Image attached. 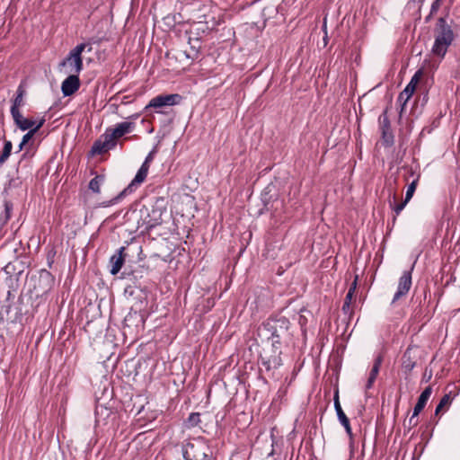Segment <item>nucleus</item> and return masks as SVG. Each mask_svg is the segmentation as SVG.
I'll return each mask as SVG.
<instances>
[{
    "mask_svg": "<svg viewBox=\"0 0 460 460\" xmlns=\"http://www.w3.org/2000/svg\"><path fill=\"white\" fill-rule=\"evenodd\" d=\"M289 327L290 322L287 317L276 315L263 322L259 332L268 343L283 345L290 339Z\"/></svg>",
    "mask_w": 460,
    "mask_h": 460,
    "instance_id": "f257e3e1",
    "label": "nucleus"
},
{
    "mask_svg": "<svg viewBox=\"0 0 460 460\" xmlns=\"http://www.w3.org/2000/svg\"><path fill=\"white\" fill-rule=\"evenodd\" d=\"M135 128V122L130 120L118 123L113 128H107L101 138L94 142L92 152L101 155L115 148L117 140L126 134L131 133Z\"/></svg>",
    "mask_w": 460,
    "mask_h": 460,
    "instance_id": "f03ea898",
    "label": "nucleus"
},
{
    "mask_svg": "<svg viewBox=\"0 0 460 460\" xmlns=\"http://www.w3.org/2000/svg\"><path fill=\"white\" fill-rule=\"evenodd\" d=\"M434 33L435 40L431 49L432 53L443 58L455 40V33L445 17L438 19Z\"/></svg>",
    "mask_w": 460,
    "mask_h": 460,
    "instance_id": "7ed1b4c3",
    "label": "nucleus"
},
{
    "mask_svg": "<svg viewBox=\"0 0 460 460\" xmlns=\"http://www.w3.org/2000/svg\"><path fill=\"white\" fill-rule=\"evenodd\" d=\"M283 345L268 343L260 355V369L265 370L267 373H273L274 370L282 365L281 354Z\"/></svg>",
    "mask_w": 460,
    "mask_h": 460,
    "instance_id": "20e7f679",
    "label": "nucleus"
},
{
    "mask_svg": "<svg viewBox=\"0 0 460 460\" xmlns=\"http://www.w3.org/2000/svg\"><path fill=\"white\" fill-rule=\"evenodd\" d=\"M209 447L204 438L184 441L181 446V452L184 460H208Z\"/></svg>",
    "mask_w": 460,
    "mask_h": 460,
    "instance_id": "39448f33",
    "label": "nucleus"
},
{
    "mask_svg": "<svg viewBox=\"0 0 460 460\" xmlns=\"http://www.w3.org/2000/svg\"><path fill=\"white\" fill-rule=\"evenodd\" d=\"M85 43H80L76 45L73 49L70 50L67 57L61 61L59 64L62 67H67L66 71L69 74H80L83 70V58L82 53L86 48Z\"/></svg>",
    "mask_w": 460,
    "mask_h": 460,
    "instance_id": "423d86ee",
    "label": "nucleus"
},
{
    "mask_svg": "<svg viewBox=\"0 0 460 460\" xmlns=\"http://www.w3.org/2000/svg\"><path fill=\"white\" fill-rule=\"evenodd\" d=\"M147 172L138 169L135 178L131 181V182L128 184L127 188H125L122 191H120L116 197L111 199L109 201H105L102 203V206L103 208H107L110 206H112L114 204H117L124 197H126L128 194L132 193L137 186H139L146 178Z\"/></svg>",
    "mask_w": 460,
    "mask_h": 460,
    "instance_id": "0eeeda50",
    "label": "nucleus"
},
{
    "mask_svg": "<svg viewBox=\"0 0 460 460\" xmlns=\"http://www.w3.org/2000/svg\"><path fill=\"white\" fill-rule=\"evenodd\" d=\"M422 70L419 69L416 71V73L411 77L410 83L406 85L404 90L400 93L397 102L401 105V112L403 111V109L407 103V102L410 100V98L412 96L413 93L415 92L416 86L422 76Z\"/></svg>",
    "mask_w": 460,
    "mask_h": 460,
    "instance_id": "6e6552de",
    "label": "nucleus"
},
{
    "mask_svg": "<svg viewBox=\"0 0 460 460\" xmlns=\"http://www.w3.org/2000/svg\"><path fill=\"white\" fill-rule=\"evenodd\" d=\"M333 402H334V409H335L338 420H339L340 423L344 427L346 433L349 438V447L351 449H353V447H354V438L353 437L354 436H353L352 429L350 427L349 420L346 416V414L344 413V411L341 406L338 392H336L334 394Z\"/></svg>",
    "mask_w": 460,
    "mask_h": 460,
    "instance_id": "1a4fd4ad",
    "label": "nucleus"
},
{
    "mask_svg": "<svg viewBox=\"0 0 460 460\" xmlns=\"http://www.w3.org/2000/svg\"><path fill=\"white\" fill-rule=\"evenodd\" d=\"M413 270V266L410 270H406L402 273L401 278L399 279L398 287L395 294L394 295L393 300L391 302L392 305H394L397 301H399L402 297L405 296L411 287V270Z\"/></svg>",
    "mask_w": 460,
    "mask_h": 460,
    "instance_id": "9d476101",
    "label": "nucleus"
},
{
    "mask_svg": "<svg viewBox=\"0 0 460 460\" xmlns=\"http://www.w3.org/2000/svg\"><path fill=\"white\" fill-rule=\"evenodd\" d=\"M55 279L47 270H42L38 278V284L35 285L37 296H42L49 293L54 286Z\"/></svg>",
    "mask_w": 460,
    "mask_h": 460,
    "instance_id": "9b49d317",
    "label": "nucleus"
},
{
    "mask_svg": "<svg viewBox=\"0 0 460 460\" xmlns=\"http://www.w3.org/2000/svg\"><path fill=\"white\" fill-rule=\"evenodd\" d=\"M378 120L380 124L383 142L385 146H390L394 144V134L391 129L387 110L383 111V113L379 116Z\"/></svg>",
    "mask_w": 460,
    "mask_h": 460,
    "instance_id": "f8f14e48",
    "label": "nucleus"
},
{
    "mask_svg": "<svg viewBox=\"0 0 460 460\" xmlns=\"http://www.w3.org/2000/svg\"><path fill=\"white\" fill-rule=\"evenodd\" d=\"M164 211L165 208H162L158 206L154 207L144 219L146 229L151 230L152 228L161 225L163 223L162 216Z\"/></svg>",
    "mask_w": 460,
    "mask_h": 460,
    "instance_id": "ddd939ff",
    "label": "nucleus"
},
{
    "mask_svg": "<svg viewBox=\"0 0 460 460\" xmlns=\"http://www.w3.org/2000/svg\"><path fill=\"white\" fill-rule=\"evenodd\" d=\"M80 87V79L78 74H70L61 84V91L64 96H71Z\"/></svg>",
    "mask_w": 460,
    "mask_h": 460,
    "instance_id": "4468645a",
    "label": "nucleus"
},
{
    "mask_svg": "<svg viewBox=\"0 0 460 460\" xmlns=\"http://www.w3.org/2000/svg\"><path fill=\"white\" fill-rule=\"evenodd\" d=\"M181 99L179 94L158 95L153 98L149 102V107L161 108L164 106H172L177 103Z\"/></svg>",
    "mask_w": 460,
    "mask_h": 460,
    "instance_id": "2eb2a0df",
    "label": "nucleus"
},
{
    "mask_svg": "<svg viewBox=\"0 0 460 460\" xmlns=\"http://www.w3.org/2000/svg\"><path fill=\"white\" fill-rule=\"evenodd\" d=\"M125 251V247H120L117 252L111 257L110 262L111 263V273L112 275H116L122 268L124 264V255L123 252Z\"/></svg>",
    "mask_w": 460,
    "mask_h": 460,
    "instance_id": "dca6fc26",
    "label": "nucleus"
},
{
    "mask_svg": "<svg viewBox=\"0 0 460 460\" xmlns=\"http://www.w3.org/2000/svg\"><path fill=\"white\" fill-rule=\"evenodd\" d=\"M26 92L22 84H20L16 90L15 97L13 100L12 106L10 109L11 114L18 113L20 111V108L24 105V95Z\"/></svg>",
    "mask_w": 460,
    "mask_h": 460,
    "instance_id": "f3484780",
    "label": "nucleus"
},
{
    "mask_svg": "<svg viewBox=\"0 0 460 460\" xmlns=\"http://www.w3.org/2000/svg\"><path fill=\"white\" fill-rule=\"evenodd\" d=\"M432 393L431 386H427L420 395L419 396L418 402L413 409V416H418L420 412L424 409L428 400L429 399Z\"/></svg>",
    "mask_w": 460,
    "mask_h": 460,
    "instance_id": "a211bd4d",
    "label": "nucleus"
},
{
    "mask_svg": "<svg viewBox=\"0 0 460 460\" xmlns=\"http://www.w3.org/2000/svg\"><path fill=\"white\" fill-rule=\"evenodd\" d=\"M11 115H12V118H13V122L16 125V127L19 128L22 131H25L28 129L30 130L35 125L34 120L24 118L21 112L13 113Z\"/></svg>",
    "mask_w": 460,
    "mask_h": 460,
    "instance_id": "6ab92c4d",
    "label": "nucleus"
},
{
    "mask_svg": "<svg viewBox=\"0 0 460 460\" xmlns=\"http://www.w3.org/2000/svg\"><path fill=\"white\" fill-rule=\"evenodd\" d=\"M382 362H383V357L381 355H378L375 358L374 365H373L372 369H371V371L369 373V376H368V379H367V385H366V389L368 390V389L372 388L373 384H374L375 380L376 379V376H377V375L379 373Z\"/></svg>",
    "mask_w": 460,
    "mask_h": 460,
    "instance_id": "aec40b11",
    "label": "nucleus"
},
{
    "mask_svg": "<svg viewBox=\"0 0 460 460\" xmlns=\"http://www.w3.org/2000/svg\"><path fill=\"white\" fill-rule=\"evenodd\" d=\"M382 362H383V357L381 355H378L375 358L374 365H373L372 369H371V371L369 373V376H368V379H367V385H366V389L368 390V389L372 388L373 384H374L375 380L376 379V376H377V375L379 373Z\"/></svg>",
    "mask_w": 460,
    "mask_h": 460,
    "instance_id": "412c9836",
    "label": "nucleus"
},
{
    "mask_svg": "<svg viewBox=\"0 0 460 460\" xmlns=\"http://www.w3.org/2000/svg\"><path fill=\"white\" fill-rule=\"evenodd\" d=\"M382 362H383V357L381 355H378L375 358L374 365H373L372 369H371V371L369 373V376H368V379H367V385H366V389L368 390V389L372 388L373 384H374L375 380L376 379V376H377V375L379 373Z\"/></svg>",
    "mask_w": 460,
    "mask_h": 460,
    "instance_id": "4be33fe9",
    "label": "nucleus"
},
{
    "mask_svg": "<svg viewBox=\"0 0 460 460\" xmlns=\"http://www.w3.org/2000/svg\"><path fill=\"white\" fill-rule=\"evenodd\" d=\"M415 366L416 362L411 356L410 349H407L402 356V367L405 373H410Z\"/></svg>",
    "mask_w": 460,
    "mask_h": 460,
    "instance_id": "5701e85b",
    "label": "nucleus"
},
{
    "mask_svg": "<svg viewBox=\"0 0 460 460\" xmlns=\"http://www.w3.org/2000/svg\"><path fill=\"white\" fill-rule=\"evenodd\" d=\"M4 210L0 216V222L2 225H5L12 217L13 205L10 200H4Z\"/></svg>",
    "mask_w": 460,
    "mask_h": 460,
    "instance_id": "b1692460",
    "label": "nucleus"
},
{
    "mask_svg": "<svg viewBox=\"0 0 460 460\" xmlns=\"http://www.w3.org/2000/svg\"><path fill=\"white\" fill-rule=\"evenodd\" d=\"M12 149H13L12 142L9 140L4 141V148L0 155V166H2L7 161V159L11 155Z\"/></svg>",
    "mask_w": 460,
    "mask_h": 460,
    "instance_id": "393cba45",
    "label": "nucleus"
},
{
    "mask_svg": "<svg viewBox=\"0 0 460 460\" xmlns=\"http://www.w3.org/2000/svg\"><path fill=\"white\" fill-rule=\"evenodd\" d=\"M103 181H104L103 176L96 175L94 178H93L90 181V182H89V189L92 191L95 192V193H99L100 192L101 185L103 182Z\"/></svg>",
    "mask_w": 460,
    "mask_h": 460,
    "instance_id": "a878e982",
    "label": "nucleus"
},
{
    "mask_svg": "<svg viewBox=\"0 0 460 460\" xmlns=\"http://www.w3.org/2000/svg\"><path fill=\"white\" fill-rule=\"evenodd\" d=\"M452 402L451 394H446L439 401L435 410V415H438L446 406H448Z\"/></svg>",
    "mask_w": 460,
    "mask_h": 460,
    "instance_id": "bb28decb",
    "label": "nucleus"
},
{
    "mask_svg": "<svg viewBox=\"0 0 460 460\" xmlns=\"http://www.w3.org/2000/svg\"><path fill=\"white\" fill-rule=\"evenodd\" d=\"M200 422V414L199 412H192L190 414L185 421L187 428L196 427Z\"/></svg>",
    "mask_w": 460,
    "mask_h": 460,
    "instance_id": "cd10ccee",
    "label": "nucleus"
},
{
    "mask_svg": "<svg viewBox=\"0 0 460 460\" xmlns=\"http://www.w3.org/2000/svg\"><path fill=\"white\" fill-rule=\"evenodd\" d=\"M417 181H418V179L417 180H414L412 182H411L409 185H408V188H407V190H406V194H405V201H410L411 199L412 198L414 192H415V190H416V187H417Z\"/></svg>",
    "mask_w": 460,
    "mask_h": 460,
    "instance_id": "c85d7f7f",
    "label": "nucleus"
},
{
    "mask_svg": "<svg viewBox=\"0 0 460 460\" xmlns=\"http://www.w3.org/2000/svg\"><path fill=\"white\" fill-rule=\"evenodd\" d=\"M183 54L189 59L194 60L199 57V51L195 48H191L190 52L184 51Z\"/></svg>",
    "mask_w": 460,
    "mask_h": 460,
    "instance_id": "c756f323",
    "label": "nucleus"
},
{
    "mask_svg": "<svg viewBox=\"0 0 460 460\" xmlns=\"http://www.w3.org/2000/svg\"><path fill=\"white\" fill-rule=\"evenodd\" d=\"M442 3H443V0H435L432 3L431 7H430L431 14H435L438 13V11L439 10V8L442 5Z\"/></svg>",
    "mask_w": 460,
    "mask_h": 460,
    "instance_id": "7c9ffc66",
    "label": "nucleus"
},
{
    "mask_svg": "<svg viewBox=\"0 0 460 460\" xmlns=\"http://www.w3.org/2000/svg\"><path fill=\"white\" fill-rule=\"evenodd\" d=\"M409 201H405V199L399 203V204H396L394 207V213H395V217H396L402 211V209L404 208V207L406 206V204L408 203ZM394 220H395V218H394Z\"/></svg>",
    "mask_w": 460,
    "mask_h": 460,
    "instance_id": "2f4dec72",
    "label": "nucleus"
},
{
    "mask_svg": "<svg viewBox=\"0 0 460 460\" xmlns=\"http://www.w3.org/2000/svg\"><path fill=\"white\" fill-rule=\"evenodd\" d=\"M35 129H32L31 128L22 138V141H23V143H28L31 138L32 137L35 135Z\"/></svg>",
    "mask_w": 460,
    "mask_h": 460,
    "instance_id": "473e14b6",
    "label": "nucleus"
},
{
    "mask_svg": "<svg viewBox=\"0 0 460 460\" xmlns=\"http://www.w3.org/2000/svg\"><path fill=\"white\" fill-rule=\"evenodd\" d=\"M417 424H418L417 416H413V414H412L411 417L408 420V428H409V429H411L412 427L417 426Z\"/></svg>",
    "mask_w": 460,
    "mask_h": 460,
    "instance_id": "72a5a7b5",
    "label": "nucleus"
},
{
    "mask_svg": "<svg viewBox=\"0 0 460 460\" xmlns=\"http://www.w3.org/2000/svg\"><path fill=\"white\" fill-rule=\"evenodd\" d=\"M45 123V119L41 118L38 122L35 121V125L33 126L32 129H35V132H37Z\"/></svg>",
    "mask_w": 460,
    "mask_h": 460,
    "instance_id": "f704fd0d",
    "label": "nucleus"
},
{
    "mask_svg": "<svg viewBox=\"0 0 460 460\" xmlns=\"http://www.w3.org/2000/svg\"><path fill=\"white\" fill-rule=\"evenodd\" d=\"M342 311L344 314H351L350 304L343 303Z\"/></svg>",
    "mask_w": 460,
    "mask_h": 460,
    "instance_id": "c9c22d12",
    "label": "nucleus"
},
{
    "mask_svg": "<svg viewBox=\"0 0 460 460\" xmlns=\"http://www.w3.org/2000/svg\"><path fill=\"white\" fill-rule=\"evenodd\" d=\"M154 154H155V150L151 151L147 156L146 157L145 161L151 164V162L153 161L154 159Z\"/></svg>",
    "mask_w": 460,
    "mask_h": 460,
    "instance_id": "e433bc0d",
    "label": "nucleus"
},
{
    "mask_svg": "<svg viewBox=\"0 0 460 460\" xmlns=\"http://www.w3.org/2000/svg\"><path fill=\"white\" fill-rule=\"evenodd\" d=\"M149 167H150V164L146 162V161H144V163L140 166V169L144 170V171H146L148 172Z\"/></svg>",
    "mask_w": 460,
    "mask_h": 460,
    "instance_id": "4c0bfd02",
    "label": "nucleus"
},
{
    "mask_svg": "<svg viewBox=\"0 0 460 460\" xmlns=\"http://www.w3.org/2000/svg\"><path fill=\"white\" fill-rule=\"evenodd\" d=\"M352 298H353V296L351 294H347L344 303L351 304Z\"/></svg>",
    "mask_w": 460,
    "mask_h": 460,
    "instance_id": "58836bf2",
    "label": "nucleus"
},
{
    "mask_svg": "<svg viewBox=\"0 0 460 460\" xmlns=\"http://www.w3.org/2000/svg\"><path fill=\"white\" fill-rule=\"evenodd\" d=\"M357 283H358V276H356V277H355V279H354V281L351 283V285H350V287H349V288H353V289H355V290H356V288H357Z\"/></svg>",
    "mask_w": 460,
    "mask_h": 460,
    "instance_id": "ea45409f",
    "label": "nucleus"
},
{
    "mask_svg": "<svg viewBox=\"0 0 460 460\" xmlns=\"http://www.w3.org/2000/svg\"><path fill=\"white\" fill-rule=\"evenodd\" d=\"M25 145H26V143H23V141H21V143H20V145L18 146V151L17 152H21L23 149Z\"/></svg>",
    "mask_w": 460,
    "mask_h": 460,
    "instance_id": "a19ab883",
    "label": "nucleus"
},
{
    "mask_svg": "<svg viewBox=\"0 0 460 460\" xmlns=\"http://www.w3.org/2000/svg\"><path fill=\"white\" fill-rule=\"evenodd\" d=\"M433 15L434 14H431V12H429V15L426 16V18H425L426 22H429L431 20Z\"/></svg>",
    "mask_w": 460,
    "mask_h": 460,
    "instance_id": "79ce46f5",
    "label": "nucleus"
},
{
    "mask_svg": "<svg viewBox=\"0 0 460 460\" xmlns=\"http://www.w3.org/2000/svg\"><path fill=\"white\" fill-rule=\"evenodd\" d=\"M138 118V114H133L128 118V119H137Z\"/></svg>",
    "mask_w": 460,
    "mask_h": 460,
    "instance_id": "37998d69",
    "label": "nucleus"
},
{
    "mask_svg": "<svg viewBox=\"0 0 460 460\" xmlns=\"http://www.w3.org/2000/svg\"><path fill=\"white\" fill-rule=\"evenodd\" d=\"M355 291V289L349 288L347 294H351L352 296H354Z\"/></svg>",
    "mask_w": 460,
    "mask_h": 460,
    "instance_id": "c03bdc74",
    "label": "nucleus"
},
{
    "mask_svg": "<svg viewBox=\"0 0 460 460\" xmlns=\"http://www.w3.org/2000/svg\"><path fill=\"white\" fill-rule=\"evenodd\" d=\"M299 322L302 323V322H305V319H302V317L299 319Z\"/></svg>",
    "mask_w": 460,
    "mask_h": 460,
    "instance_id": "a18cd8bd",
    "label": "nucleus"
},
{
    "mask_svg": "<svg viewBox=\"0 0 460 460\" xmlns=\"http://www.w3.org/2000/svg\"><path fill=\"white\" fill-rule=\"evenodd\" d=\"M299 322L302 323V322H305V319H302V317L299 319Z\"/></svg>",
    "mask_w": 460,
    "mask_h": 460,
    "instance_id": "49530a36",
    "label": "nucleus"
}]
</instances>
